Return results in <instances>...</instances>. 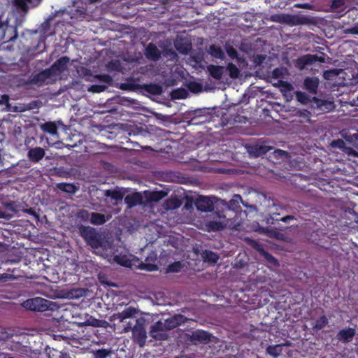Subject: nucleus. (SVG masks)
<instances>
[{
	"mask_svg": "<svg viewBox=\"0 0 358 358\" xmlns=\"http://www.w3.org/2000/svg\"><path fill=\"white\" fill-rule=\"evenodd\" d=\"M279 213H274L273 214H269L266 215L263 220L262 222H264L267 225H272L275 223V222H278V216Z\"/></svg>",
	"mask_w": 358,
	"mask_h": 358,
	"instance_id": "36",
	"label": "nucleus"
},
{
	"mask_svg": "<svg viewBox=\"0 0 358 358\" xmlns=\"http://www.w3.org/2000/svg\"><path fill=\"white\" fill-rule=\"evenodd\" d=\"M189 88L192 92H199L201 90V85L197 83H190Z\"/></svg>",
	"mask_w": 358,
	"mask_h": 358,
	"instance_id": "46",
	"label": "nucleus"
},
{
	"mask_svg": "<svg viewBox=\"0 0 358 358\" xmlns=\"http://www.w3.org/2000/svg\"><path fill=\"white\" fill-rule=\"evenodd\" d=\"M357 99H358V96H357Z\"/></svg>",
	"mask_w": 358,
	"mask_h": 358,
	"instance_id": "62",
	"label": "nucleus"
},
{
	"mask_svg": "<svg viewBox=\"0 0 358 358\" xmlns=\"http://www.w3.org/2000/svg\"><path fill=\"white\" fill-rule=\"evenodd\" d=\"M181 268V264L180 262H175L169 266V271L171 272H178Z\"/></svg>",
	"mask_w": 358,
	"mask_h": 358,
	"instance_id": "44",
	"label": "nucleus"
},
{
	"mask_svg": "<svg viewBox=\"0 0 358 358\" xmlns=\"http://www.w3.org/2000/svg\"><path fill=\"white\" fill-rule=\"evenodd\" d=\"M319 78L314 76H308L304 79L303 88L312 94L317 93Z\"/></svg>",
	"mask_w": 358,
	"mask_h": 358,
	"instance_id": "19",
	"label": "nucleus"
},
{
	"mask_svg": "<svg viewBox=\"0 0 358 358\" xmlns=\"http://www.w3.org/2000/svg\"><path fill=\"white\" fill-rule=\"evenodd\" d=\"M208 53L214 58L223 59L224 58V52L222 49L215 44L209 46Z\"/></svg>",
	"mask_w": 358,
	"mask_h": 358,
	"instance_id": "27",
	"label": "nucleus"
},
{
	"mask_svg": "<svg viewBox=\"0 0 358 358\" xmlns=\"http://www.w3.org/2000/svg\"><path fill=\"white\" fill-rule=\"evenodd\" d=\"M45 155V150L41 147L30 148L27 152V157L32 163L39 162Z\"/></svg>",
	"mask_w": 358,
	"mask_h": 358,
	"instance_id": "18",
	"label": "nucleus"
},
{
	"mask_svg": "<svg viewBox=\"0 0 358 358\" xmlns=\"http://www.w3.org/2000/svg\"><path fill=\"white\" fill-rule=\"evenodd\" d=\"M195 206L201 212H212L214 210L213 200L206 196H199L194 202Z\"/></svg>",
	"mask_w": 358,
	"mask_h": 358,
	"instance_id": "9",
	"label": "nucleus"
},
{
	"mask_svg": "<svg viewBox=\"0 0 358 358\" xmlns=\"http://www.w3.org/2000/svg\"><path fill=\"white\" fill-rule=\"evenodd\" d=\"M23 306L29 310L43 312L50 306V301L41 297L29 299L24 301Z\"/></svg>",
	"mask_w": 358,
	"mask_h": 358,
	"instance_id": "5",
	"label": "nucleus"
},
{
	"mask_svg": "<svg viewBox=\"0 0 358 358\" xmlns=\"http://www.w3.org/2000/svg\"><path fill=\"white\" fill-rule=\"evenodd\" d=\"M98 322H99V320H95V322H93L92 325L94 327H98L99 326Z\"/></svg>",
	"mask_w": 358,
	"mask_h": 358,
	"instance_id": "59",
	"label": "nucleus"
},
{
	"mask_svg": "<svg viewBox=\"0 0 358 358\" xmlns=\"http://www.w3.org/2000/svg\"><path fill=\"white\" fill-rule=\"evenodd\" d=\"M344 33L345 34H356V35H358V24L353 26V27H349L348 29H345L344 30Z\"/></svg>",
	"mask_w": 358,
	"mask_h": 358,
	"instance_id": "45",
	"label": "nucleus"
},
{
	"mask_svg": "<svg viewBox=\"0 0 358 358\" xmlns=\"http://www.w3.org/2000/svg\"><path fill=\"white\" fill-rule=\"evenodd\" d=\"M203 258L206 262L215 264L218 261L219 257L215 252L213 251L206 250L203 252Z\"/></svg>",
	"mask_w": 358,
	"mask_h": 358,
	"instance_id": "31",
	"label": "nucleus"
},
{
	"mask_svg": "<svg viewBox=\"0 0 358 358\" xmlns=\"http://www.w3.org/2000/svg\"><path fill=\"white\" fill-rule=\"evenodd\" d=\"M295 97L296 101L301 104L307 105L308 103H312V108L317 109L323 113L329 112L334 108V102L321 99L315 96L311 98L306 92L301 91H296L295 92Z\"/></svg>",
	"mask_w": 358,
	"mask_h": 358,
	"instance_id": "1",
	"label": "nucleus"
},
{
	"mask_svg": "<svg viewBox=\"0 0 358 358\" xmlns=\"http://www.w3.org/2000/svg\"><path fill=\"white\" fill-rule=\"evenodd\" d=\"M272 74H273V77L274 78H279V77H280V70H279L278 69H274V70L273 71Z\"/></svg>",
	"mask_w": 358,
	"mask_h": 358,
	"instance_id": "53",
	"label": "nucleus"
},
{
	"mask_svg": "<svg viewBox=\"0 0 358 358\" xmlns=\"http://www.w3.org/2000/svg\"><path fill=\"white\" fill-rule=\"evenodd\" d=\"M78 231L80 236L92 248L98 249L105 247L101 236L96 229L90 226L80 225L78 227Z\"/></svg>",
	"mask_w": 358,
	"mask_h": 358,
	"instance_id": "2",
	"label": "nucleus"
},
{
	"mask_svg": "<svg viewBox=\"0 0 358 358\" xmlns=\"http://www.w3.org/2000/svg\"><path fill=\"white\" fill-rule=\"evenodd\" d=\"M328 318L325 315H322L315 321L313 327L317 330H321L324 328L328 324Z\"/></svg>",
	"mask_w": 358,
	"mask_h": 358,
	"instance_id": "35",
	"label": "nucleus"
},
{
	"mask_svg": "<svg viewBox=\"0 0 358 358\" xmlns=\"http://www.w3.org/2000/svg\"><path fill=\"white\" fill-rule=\"evenodd\" d=\"M28 213L31 215H36L35 210L33 208H29L28 210Z\"/></svg>",
	"mask_w": 358,
	"mask_h": 358,
	"instance_id": "58",
	"label": "nucleus"
},
{
	"mask_svg": "<svg viewBox=\"0 0 358 358\" xmlns=\"http://www.w3.org/2000/svg\"><path fill=\"white\" fill-rule=\"evenodd\" d=\"M142 89L152 95H160L163 92L162 87L156 83L144 84Z\"/></svg>",
	"mask_w": 358,
	"mask_h": 358,
	"instance_id": "23",
	"label": "nucleus"
},
{
	"mask_svg": "<svg viewBox=\"0 0 358 358\" xmlns=\"http://www.w3.org/2000/svg\"><path fill=\"white\" fill-rule=\"evenodd\" d=\"M91 213H90L87 210H80L78 213V217L83 221H87L89 219L90 220Z\"/></svg>",
	"mask_w": 358,
	"mask_h": 358,
	"instance_id": "41",
	"label": "nucleus"
},
{
	"mask_svg": "<svg viewBox=\"0 0 358 358\" xmlns=\"http://www.w3.org/2000/svg\"><path fill=\"white\" fill-rule=\"evenodd\" d=\"M229 76L231 78H237L240 75V71L238 67L233 63H229L227 67Z\"/></svg>",
	"mask_w": 358,
	"mask_h": 358,
	"instance_id": "38",
	"label": "nucleus"
},
{
	"mask_svg": "<svg viewBox=\"0 0 358 358\" xmlns=\"http://www.w3.org/2000/svg\"><path fill=\"white\" fill-rule=\"evenodd\" d=\"M123 331L125 333L131 331L134 341L141 347L145 345L147 338L146 330L143 322L141 319H136L134 325L131 322H128L127 326L124 327Z\"/></svg>",
	"mask_w": 358,
	"mask_h": 358,
	"instance_id": "3",
	"label": "nucleus"
},
{
	"mask_svg": "<svg viewBox=\"0 0 358 358\" xmlns=\"http://www.w3.org/2000/svg\"><path fill=\"white\" fill-rule=\"evenodd\" d=\"M356 334V330L354 328L348 327L338 331L336 338L344 343H349L352 341Z\"/></svg>",
	"mask_w": 358,
	"mask_h": 358,
	"instance_id": "20",
	"label": "nucleus"
},
{
	"mask_svg": "<svg viewBox=\"0 0 358 358\" xmlns=\"http://www.w3.org/2000/svg\"><path fill=\"white\" fill-rule=\"evenodd\" d=\"M211 335L204 330H196L192 332L189 341L194 344L207 343L210 341Z\"/></svg>",
	"mask_w": 358,
	"mask_h": 358,
	"instance_id": "13",
	"label": "nucleus"
},
{
	"mask_svg": "<svg viewBox=\"0 0 358 358\" xmlns=\"http://www.w3.org/2000/svg\"><path fill=\"white\" fill-rule=\"evenodd\" d=\"M138 313V310L132 306L127 307L122 312L114 313L112 316L113 320L124 322L126 319L133 318Z\"/></svg>",
	"mask_w": 358,
	"mask_h": 358,
	"instance_id": "14",
	"label": "nucleus"
},
{
	"mask_svg": "<svg viewBox=\"0 0 358 358\" xmlns=\"http://www.w3.org/2000/svg\"><path fill=\"white\" fill-rule=\"evenodd\" d=\"M121 89L127 91H136L138 90L142 89V85L136 83L133 80H128L126 83L121 84Z\"/></svg>",
	"mask_w": 358,
	"mask_h": 358,
	"instance_id": "29",
	"label": "nucleus"
},
{
	"mask_svg": "<svg viewBox=\"0 0 358 358\" xmlns=\"http://www.w3.org/2000/svg\"><path fill=\"white\" fill-rule=\"evenodd\" d=\"M10 97L8 94H2L0 96V110H9L10 104L9 103Z\"/></svg>",
	"mask_w": 358,
	"mask_h": 358,
	"instance_id": "34",
	"label": "nucleus"
},
{
	"mask_svg": "<svg viewBox=\"0 0 358 358\" xmlns=\"http://www.w3.org/2000/svg\"><path fill=\"white\" fill-rule=\"evenodd\" d=\"M217 217L222 220H210L206 223V230L208 232L212 231H220L223 230L225 228L226 223V215L222 212V213H217Z\"/></svg>",
	"mask_w": 358,
	"mask_h": 358,
	"instance_id": "11",
	"label": "nucleus"
},
{
	"mask_svg": "<svg viewBox=\"0 0 358 358\" xmlns=\"http://www.w3.org/2000/svg\"><path fill=\"white\" fill-rule=\"evenodd\" d=\"M253 247L255 248L257 251L259 252L261 256H262L266 261L273 266H278V261L269 252H268L262 245L259 244L257 242H255Z\"/></svg>",
	"mask_w": 358,
	"mask_h": 358,
	"instance_id": "21",
	"label": "nucleus"
},
{
	"mask_svg": "<svg viewBox=\"0 0 358 358\" xmlns=\"http://www.w3.org/2000/svg\"><path fill=\"white\" fill-rule=\"evenodd\" d=\"M278 219H279V221H282L283 222L287 223L291 220H293L294 219V217L293 215H286V216H284L282 217H278Z\"/></svg>",
	"mask_w": 358,
	"mask_h": 358,
	"instance_id": "51",
	"label": "nucleus"
},
{
	"mask_svg": "<svg viewBox=\"0 0 358 358\" xmlns=\"http://www.w3.org/2000/svg\"><path fill=\"white\" fill-rule=\"evenodd\" d=\"M105 195L116 201H122L124 197V193L117 189H108L106 192Z\"/></svg>",
	"mask_w": 358,
	"mask_h": 358,
	"instance_id": "33",
	"label": "nucleus"
},
{
	"mask_svg": "<svg viewBox=\"0 0 358 358\" xmlns=\"http://www.w3.org/2000/svg\"><path fill=\"white\" fill-rule=\"evenodd\" d=\"M99 78L100 80L109 83L112 81V78L109 75L102 74L99 76Z\"/></svg>",
	"mask_w": 358,
	"mask_h": 358,
	"instance_id": "48",
	"label": "nucleus"
},
{
	"mask_svg": "<svg viewBox=\"0 0 358 358\" xmlns=\"http://www.w3.org/2000/svg\"><path fill=\"white\" fill-rule=\"evenodd\" d=\"M41 128L44 132L52 135L57 133V127L54 122H47L41 124Z\"/></svg>",
	"mask_w": 358,
	"mask_h": 358,
	"instance_id": "30",
	"label": "nucleus"
},
{
	"mask_svg": "<svg viewBox=\"0 0 358 358\" xmlns=\"http://www.w3.org/2000/svg\"><path fill=\"white\" fill-rule=\"evenodd\" d=\"M86 75L90 74V71L89 69H85Z\"/></svg>",
	"mask_w": 358,
	"mask_h": 358,
	"instance_id": "60",
	"label": "nucleus"
},
{
	"mask_svg": "<svg viewBox=\"0 0 358 358\" xmlns=\"http://www.w3.org/2000/svg\"><path fill=\"white\" fill-rule=\"evenodd\" d=\"M324 63L325 59L323 56H318L317 55L307 54L299 57L296 62V66L299 69H303L307 66L311 65L315 62Z\"/></svg>",
	"mask_w": 358,
	"mask_h": 358,
	"instance_id": "6",
	"label": "nucleus"
},
{
	"mask_svg": "<svg viewBox=\"0 0 358 358\" xmlns=\"http://www.w3.org/2000/svg\"><path fill=\"white\" fill-rule=\"evenodd\" d=\"M296 6L301 8H310V6L308 3L297 4L296 5Z\"/></svg>",
	"mask_w": 358,
	"mask_h": 358,
	"instance_id": "55",
	"label": "nucleus"
},
{
	"mask_svg": "<svg viewBox=\"0 0 358 358\" xmlns=\"http://www.w3.org/2000/svg\"><path fill=\"white\" fill-rule=\"evenodd\" d=\"M157 259V255L155 252L151 251L148 256L146 257L145 262L139 265V268L142 270L148 271H155L158 269L157 265L155 264Z\"/></svg>",
	"mask_w": 358,
	"mask_h": 358,
	"instance_id": "12",
	"label": "nucleus"
},
{
	"mask_svg": "<svg viewBox=\"0 0 358 358\" xmlns=\"http://www.w3.org/2000/svg\"><path fill=\"white\" fill-rule=\"evenodd\" d=\"M333 146H336L339 148H342L345 145V142L341 140L338 139L337 141H334L331 144Z\"/></svg>",
	"mask_w": 358,
	"mask_h": 358,
	"instance_id": "50",
	"label": "nucleus"
},
{
	"mask_svg": "<svg viewBox=\"0 0 358 358\" xmlns=\"http://www.w3.org/2000/svg\"><path fill=\"white\" fill-rule=\"evenodd\" d=\"M70 62L69 57L63 56L56 60L48 69L56 80L57 76L63 73L66 69Z\"/></svg>",
	"mask_w": 358,
	"mask_h": 358,
	"instance_id": "7",
	"label": "nucleus"
},
{
	"mask_svg": "<svg viewBox=\"0 0 358 358\" xmlns=\"http://www.w3.org/2000/svg\"><path fill=\"white\" fill-rule=\"evenodd\" d=\"M185 94L186 92L185 91H176L174 93L173 97L175 99H182L185 97Z\"/></svg>",
	"mask_w": 358,
	"mask_h": 358,
	"instance_id": "52",
	"label": "nucleus"
},
{
	"mask_svg": "<svg viewBox=\"0 0 358 358\" xmlns=\"http://www.w3.org/2000/svg\"><path fill=\"white\" fill-rule=\"evenodd\" d=\"M166 208L167 209H175L179 207V204L178 203V201L176 199L173 200H167L166 201Z\"/></svg>",
	"mask_w": 358,
	"mask_h": 358,
	"instance_id": "43",
	"label": "nucleus"
},
{
	"mask_svg": "<svg viewBox=\"0 0 358 358\" xmlns=\"http://www.w3.org/2000/svg\"><path fill=\"white\" fill-rule=\"evenodd\" d=\"M275 153L278 155V156L282 157L287 154V152L282 150H277L275 151Z\"/></svg>",
	"mask_w": 358,
	"mask_h": 358,
	"instance_id": "54",
	"label": "nucleus"
},
{
	"mask_svg": "<svg viewBox=\"0 0 358 358\" xmlns=\"http://www.w3.org/2000/svg\"><path fill=\"white\" fill-rule=\"evenodd\" d=\"M166 193L164 191H155L150 193L149 199L154 202H157L164 198Z\"/></svg>",
	"mask_w": 358,
	"mask_h": 358,
	"instance_id": "37",
	"label": "nucleus"
},
{
	"mask_svg": "<svg viewBox=\"0 0 358 358\" xmlns=\"http://www.w3.org/2000/svg\"><path fill=\"white\" fill-rule=\"evenodd\" d=\"M343 5V0H333L331 4V7L334 9H337L341 8Z\"/></svg>",
	"mask_w": 358,
	"mask_h": 358,
	"instance_id": "47",
	"label": "nucleus"
},
{
	"mask_svg": "<svg viewBox=\"0 0 358 358\" xmlns=\"http://www.w3.org/2000/svg\"><path fill=\"white\" fill-rule=\"evenodd\" d=\"M272 20L289 26L308 24L312 20L303 15L278 14L272 16Z\"/></svg>",
	"mask_w": 358,
	"mask_h": 358,
	"instance_id": "4",
	"label": "nucleus"
},
{
	"mask_svg": "<svg viewBox=\"0 0 358 358\" xmlns=\"http://www.w3.org/2000/svg\"><path fill=\"white\" fill-rule=\"evenodd\" d=\"M3 217V215H0V217Z\"/></svg>",
	"mask_w": 358,
	"mask_h": 358,
	"instance_id": "61",
	"label": "nucleus"
},
{
	"mask_svg": "<svg viewBox=\"0 0 358 358\" xmlns=\"http://www.w3.org/2000/svg\"><path fill=\"white\" fill-rule=\"evenodd\" d=\"M226 52L228 56L231 59H236L238 57V52L232 45H226Z\"/></svg>",
	"mask_w": 358,
	"mask_h": 358,
	"instance_id": "40",
	"label": "nucleus"
},
{
	"mask_svg": "<svg viewBox=\"0 0 358 358\" xmlns=\"http://www.w3.org/2000/svg\"><path fill=\"white\" fill-rule=\"evenodd\" d=\"M266 352L273 358H277L282 353V345H268Z\"/></svg>",
	"mask_w": 358,
	"mask_h": 358,
	"instance_id": "32",
	"label": "nucleus"
},
{
	"mask_svg": "<svg viewBox=\"0 0 358 358\" xmlns=\"http://www.w3.org/2000/svg\"><path fill=\"white\" fill-rule=\"evenodd\" d=\"M165 330H168L166 329V322L163 323L161 321H158L152 325L150 330V336L155 340H166L167 335L164 332Z\"/></svg>",
	"mask_w": 358,
	"mask_h": 358,
	"instance_id": "8",
	"label": "nucleus"
},
{
	"mask_svg": "<svg viewBox=\"0 0 358 358\" xmlns=\"http://www.w3.org/2000/svg\"><path fill=\"white\" fill-rule=\"evenodd\" d=\"M125 203L129 206L133 207L142 203L143 197L139 192H135L128 194L124 198Z\"/></svg>",
	"mask_w": 358,
	"mask_h": 358,
	"instance_id": "22",
	"label": "nucleus"
},
{
	"mask_svg": "<svg viewBox=\"0 0 358 358\" xmlns=\"http://www.w3.org/2000/svg\"><path fill=\"white\" fill-rule=\"evenodd\" d=\"M110 354V351L107 349H99L96 350L94 355V358H106Z\"/></svg>",
	"mask_w": 358,
	"mask_h": 358,
	"instance_id": "39",
	"label": "nucleus"
},
{
	"mask_svg": "<svg viewBox=\"0 0 358 358\" xmlns=\"http://www.w3.org/2000/svg\"><path fill=\"white\" fill-rule=\"evenodd\" d=\"M115 260H116V262H117L118 264H121V265H122V266H126V264H124V263H123L122 261H120V260L119 259V257H115Z\"/></svg>",
	"mask_w": 358,
	"mask_h": 358,
	"instance_id": "57",
	"label": "nucleus"
},
{
	"mask_svg": "<svg viewBox=\"0 0 358 358\" xmlns=\"http://www.w3.org/2000/svg\"><path fill=\"white\" fill-rule=\"evenodd\" d=\"M60 358H72L68 353L62 354Z\"/></svg>",
	"mask_w": 358,
	"mask_h": 358,
	"instance_id": "56",
	"label": "nucleus"
},
{
	"mask_svg": "<svg viewBox=\"0 0 358 358\" xmlns=\"http://www.w3.org/2000/svg\"><path fill=\"white\" fill-rule=\"evenodd\" d=\"M242 201V197L239 194H234L233 198L229 201L227 205L228 210H231L234 212H238L241 210L240 202Z\"/></svg>",
	"mask_w": 358,
	"mask_h": 358,
	"instance_id": "25",
	"label": "nucleus"
},
{
	"mask_svg": "<svg viewBox=\"0 0 358 358\" xmlns=\"http://www.w3.org/2000/svg\"><path fill=\"white\" fill-rule=\"evenodd\" d=\"M273 148L265 145H252L247 146V150L250 155L257 157L261 155L266 154L268 151L272 150Z\"/></svg>",
	"mask_w": 358,
	"mask_h": 358,
	"instance_id": "16",
	"label": "nucleus"
},
{
	"mask_svg": "<svg viewBox=\"0 0 358 358\" xmlns=\"http://www.w3.org/2000/svg\"><path fill=\"white\" fill-rule=\"evenodd\" d=\"M55 79L48 69L34 75L31 79V83L38 85H42L45 83L47 84L52 83Z\"/></svg>",
	"mask_w": 358,
	"mask_h": 358,
	"instance_id": "10",
	"label": "nucleus"
},
{
	"mask_svg": "<svg viewBox=\"0 0 358 358\" xmlns=\"http://www.w3.org/2000/svg\"><path fill=\"white\" fill-rule=\"evenodd\" d=\"M176 47L180 53L183 54L187 53L189 50V48L188 46L182 47L179 44H176Z\"/></svg>",
	"mask_w": 358,
	"mask_h": 358,
	"instance_id": "49",
	"label": "nucleus"
},
{
	"mask_svg": "<svg viewBox=\"0 0 358 358\" xmlns=\"http://www.w3.org/2000/svg\"><path fill=\"white\" fill-rule=\"evenodd\" d=\"M144 55L148 60L157 62L161 58L162 54L154 43H150L145 47Z\"/></svg>",
	"mask_w": 358,
	"mask_h": 358,
	"instance_id": "15",
	"label": "nucleus"
},
{
	"mask_svg": "<svg viewBox=\"0 0 358 358\" xmlns=\"http://www.w3.org/2000/svg\"><path fill=\"white\" fill-rule=\"evenodd\" d=\"M188 319L183 315L176 314L166 320V329L169 330L175 329L182 324L187 322Z\"/></svg>",
	"mask_w": 358,
	"mask_h": 358,
	"instance_id": "17",
	"label": "nucleus"
},
{
	"mask_svg": "<svg viewBox=\"0 0 358 358\" xmlns=\"http://www.w3.org/2000/svg\"><path fill=\"white\" fill-rule=\"evenodd\" d=\"M106 89V86L101 85H92L90 87V91L95 93L103 92Z\"/></svg>",
	"mask_w": 358,
	"mask_h": 358,
	"instance_id": "42",
	"label": "nucleus"
},
{
	"mask_svg": "<svg viewBox=\"0 0 358 358\" xmlns=\"http://www.w3.org/2000/svg\"><path fill=\"white\" fill-rule=\"evenodd\" d=\"M56 187L62 192L73 194L78 190V188L72 183L59 182L56 184Z\"/></svg>",
	"mask_w": 358,
	"mask_h": 358,
	"instance_id": "24",
	"label": "nucleus"
},
{
	"mask_svg": "<svg viewBox=\"0 0 358 358\" xmlns=\"http://www.w3.org/2000/svg\"><path fill=\"white\" fill-rule=\"evenodd\" d=\"M106 222L105 215L93 212L90 215V222L94 225H101Z\"/></svg>",
	"mask_w": 358,
	"mask_h": 358,
	"instance_id": "28",
	"label": "nucleus"
},
{
	"mask_svg": "<svg viewBox=\"0 0 358 358\" xmlns=\"http://www.w3.org/2000/svg\"><path fill=\"white\" fill-rule=\"evenodd\" d=\"M210 75L216 80H220L224 73V67L222 66L210 65L208 67Z\"/></svg>",
	"mask_w": 358,
	"mask_h": 358,
	"instance_id": "26",
	"label": "nucleus"
}]
</instances>
